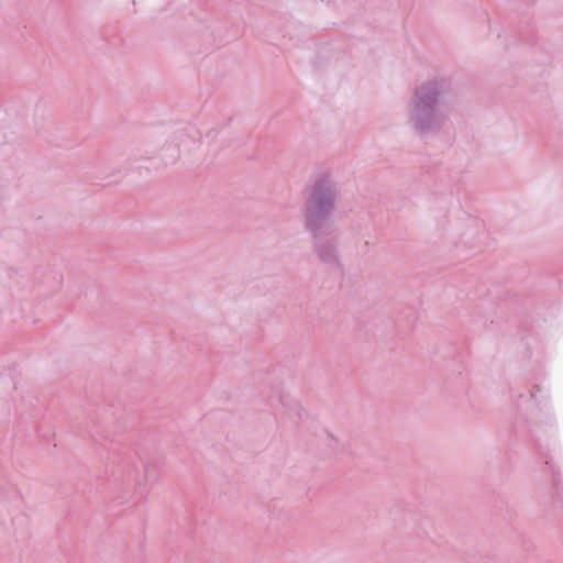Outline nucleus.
Instances as JSON below:
<instances>
[{"instance_id":"obj_1","label":"nucleus","mask_w":563,"mask_h":563,"mask_svg":"<svg viewBox=\"0 0 563 563\" xmlns=\"http://www.w3.org/2000/svg\"><path fill=\"white\" fill-rule=\"evenodd\" d=\"M335 198L334 181L325 173L317 175L313 184L307 189L306 227L316 240L314 246L319 258L330 265L338 263L336 242L333 239H325L333 232L331 217Z\"/></svg>"},{"instance_id":"obj_2","label":"nucleus","mask_w":563,"mask_h":563,"mask_svg":"<svg viewBox=\"0 0 563 563\" xmlns=\"http://www.w3.org/2000/svg\"><path fill=\"white\" fill-rule=\"evenodd\" d=\"M449 79L429 77L415 84L406 107V123L417 134L426 136L440 132L448 115L442 107Z\"/></svg>"},{"instance_id":"obj_3","label":"nucleus","mask_w":563,"mask_h":563,"mask_svg":"<svg viewBox=\"0 0 563 563\" xmlns=\"http://www.w3.org/2000/svg\"><path fill=\"white\" fill-rule=\"evenodd\" d=\"M531 398H537V391H531Z\"/></svg>"}]
</instances>
